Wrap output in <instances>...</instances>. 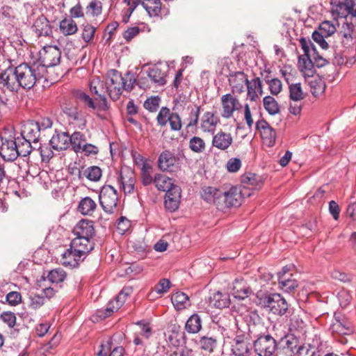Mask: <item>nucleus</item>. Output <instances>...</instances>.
Instances as JSON below:
<instances>
[{"mask_svg": "<svg viewBox=\"0 0 356 356\" xmlns=\"http://www.w3.org/2000/svg\"><path fill=\"white\" fill-rule=\"evenodd\" d=\"M81 257L83 255L81 253L76 252V249L70 245V248L67 249L62 255V264L65 266L76 268L79 265Z\"/></svg>", "mask_w": 356, "mask_h": 356, "instance_id": "393cba45", "label": "nucleus"}, {"mask_svg": "<svg viewBox=\"0 0 356 356\" xmlns=\"http://www.w3.org/2000/svg\"><path fill=\"white\" fill-rule=\"evenodd\" d=\"M99 203L103 210L108 213L112 214L118 206V194L117 191L111 185H104L100 191Z\"/></svg>", "mask_w": 356, "mask_h": 356, "instance_id": "7ed1b4c3", "label": "nucleus"}, {"mask_svg": "<svg viewBox=\"0 0 356 356\" xmlns=\"http://www.w3.org/2000/svg\"><path fill=\"white\" fill-rule=\"evenodd\" d=\"M171 286V282L168 279H161L159 283L155 286L154 291L158 294H163L168 291Z\"/></svg>", "mask_w": 356, "mask_h": 356, "instance_id": "338daca9", "label": "nucleus"}, {"mask_svg": "<svg viewBox=\"0 0 356 356\" xmlns=\"http://www.w3.org/2000/svg\"><path fill=\"white\" fill-rule=\"evenodd\" d=\"M151 169L152 167L149 165H143V167L141 168L142 184L144 186H148L154 183V179L151 175Z\"/></svg>", "mask_w": 356, "mask_h": 356, "instance_id": "13d9d810", "label": "nucleus"}, {"mask_svg": "<svg viewBox=\"0 0 356 356\" xmlns=\"http://www.w3.org/2000/svg\"><path fill=\"white\" fill-rule=\"evenodd\" d=\"M241 181L244 185V188L250 186L255 190L259 189L264 183L260 176L251 172L243 174L241 177Z\"/></svg>", "mask_w": 356, "mask_h": 356, "instance_id": "c85d7f7f", "label": "nucleus"}, {"mask_svg": "<svg viewBox=\"0 0 356 356\" xmlns=\"http://www.w3.org/2000/svg\"><path fill=\"white\" fill-rule=\"evenodd\" d=\"M147 76L154 83L158 86H164L166 83L165 73L157 65L149 69Z\"/></svg>", "mask_w": 356, "mask_h": 356, "instance_id": "f704fd0d", "label": "nucleus"}, {"mask_svg": "<svg viewBox=\"0 0 356 356\" xmlns=\"http://www.w3.org/2000/svg\"><path fill=\"white\" fill-rule=\"evenodd\" d=\"M264 107L270 115H274L280 112V106L275 99L271 96H266L263 99Z\"/></svg>", "mask_w": 356, "mask_h": 356, "instance_id": "c03bdc74", "label": "nucleus"}, {"mask_svg": "<svg viewBox=\"0 0 356 356\" xmlns=\"http://www.w3.org/2000/svg\"><path fill=\"white\" fill-rule=\"evenodd\" d=\"M202 198L208 203L213 204L217 209L222 207V191L213 186H205L200 192Z\"/></svg>", "mask_w": 356, "mask_h": 356, "instance_id": "ddd939ff", "label": "nucleus"}, {"mask_svg": "<svg viewBox=\"0 0 356 356\" xmlns=\"http://www.w3.org/2000/svg\"><path fill=\"white\" fill-rule=\"evenodd\" d=\"M304 54L298 57V67L301 72H313L312 53L316 54V47L309 39L301 38L299 40Z\"/></svg>", "mask_w": 356, "mask_h": 356, "instance_id": "20e7f679", "label": "nucleus"}, {"mask_svg": "<svg viewBox=\"0 0 356 356\" xmlns=\"http://www.w3.org/2000/svg\"><path fill=\"white\" fill-rule=\"evenodd\" d=\"M104 86V82L100 81L99 78L93 79L90 81V91L92 93V95L97 96V97H95L96 101H98V99H99V95H104V94H101L99 92V88H102L103 89Z\"/></svg>", "mask_w": 356, "mask_h": 356, "instance_id": "4d7b16f0", "label": "nucleus"}, {"mask_svg": "<svg viewBox=\"0 0 356 356\" xmlns=\"http://www.w3.org/2000/svg\"><path fill=\"white\" fill-rule=\"evenodd\" d=\"M44 76V67L40 64L22 63L0 72V89L11 92H17L20 88L30 90Z\"/></svg>", "mask_w": 356, "mask_h": 356, "instance_id": "f257e3e1", "label": "nucleus"}, {"mask_svg": "<svg viewBox=\"0 0 356 356\" xmlns=\"http://www.w3.org/2000/svg\"><path fill=\"white\" fill-rule=\"evenodd\" d=\"M102 3L97 0H92L86 8V13L92 16H97L102 13Z\"/></svg>", "mask_w": 356, "mask_h": 356, "instance_id": "e2e57ef3", "label": "nucleus"}, {"mask_svg": "<svg viewBox=\"0 0 356 356\" xmlns=\"http://www.w3.org/2000/svg\"><path fill=\"white\" fill-rule=\"evenodd\" d=\"M171 301L176 310H182L190 305L188 296L181 292L177 291L171 296Z\"/></svg>", "mask_w": 356, "mask_h": 356, "instance_id": "72a5a7b5", "label": "nucleus"}, {"mask_svg": "<svg viewBox=\"0 0 356 356\" xmlns=\"http://www.w3.org/2000/svg\"><path fill=\"white\" fill-rule=\"evenodd\" d=\"M170 129L172 131H179L182 127V122L179 115L177 113H172L171 117L168 120Z\"/></svg>", "mask_w": 356, "mask_h": 356, "instance_id": "69168bd1", "label": "nucleus"}, {"mask_svg": "<svg viewBox=\"0 0 356 356\" xmlns=\"http://www.w3.org/2000/svg\"><path fill=\"white\" fill-rule=\"evenodd\" d=\"M330 330L333 333L339 335H346L352 332V329L346 321H341L337 318H335L334 322L332 323Z\"/></svg>", "mask_w": 356, "mask_h": 356, "instance_id": "58836bf2", "label": "nucleus"}, {"mask_svg": "<svg viewBox=\"0 0 356 356\" xmlns=\"http://www.w3.org/2000/svg\"><path fill=\"white\" fill-rule=\"evenodd\" d=\"M70 146L76 153H79L81 152V146L87 142L85 134L80 131H74L71 136H70Z\"/></svg>", "mask_w": 356, "mask_h": 356, "instance_id": "e433bc0d", "label": "nucleus"}, {"mask_svg": "<svg viewBox=\"0 0 356 356\" xmlns=\"http://www.w3.org/2000/svg\"><path fill=\"white\" fill-rule=\"evenodd\" d=\"M245 85L247 86L248 95L250 97V99L251 101H256L258 98L257 89H261V79L259 77H257L251 81H248V83H246Z\"/></svg>", "mask_w": 356, "mask_h": 356, "instance_id": "49530a36", "label": "nucleus"}, {"mask_svg": "<svg viewBox=\"0 0 356 356\" xmlns=\"http://www.w3.org/2000/svg\"><path fill=\"white\" fill-rule=\"evenodd\" d=\"M257 304L268 309L271 313L278 315H286L289 312V304L280 293L259 291L257 293Z\"/></svg>", "mask_w": 356, "mask_h": 356, "instance_id": "f03ea898", "label": "nucleus"}, {"mask_svg": "<svg viewBox=\"0 0 356 356\" xmlns=\"http://www.w3.org/2000/svg\"><path fill=\"white\" fill-rule=\"evenodd\" d=\"M176 327L172 330V334L169 336L168 339L174 346H179L181 343H185V333L181 330H176Z\"/></svg>", "mask_w": 356, "mask_h": 356, "instance_id": "3c124183", "label": "nucleus"}, {"mask_svg": "<svg viewBox=\"0 0 356 356\" xmlns=\"http://www.w3.org/2000/svg\"><path fill=\"white\" fill-rule=\"evenodd\" d=\"M73 233L76 237L83 238L84 241H86V238L92 239L95 235L93 222L88 220H81L74 227Z\"/></svg>", "mask_w": 356, "mask_h": 356, "instance_id": "a211bd4d", "label": "nucleus"}, {"mask_svg": "<svg viewBox=\"0 0 356 356\" xmlns=\"http://www.w3.org/2000/svg\"><path fill=\"white\" fill-rule=\"evenodd\" d=\"M96 208V202L91 197H85L79 202L78 211L83 215L90 216Z\"/></svg>", "mask_w": 356, "mask_h": 356, "instance_id": "473e14b6", "label": "nucleus"}, {"mask_svg": "<svg viewBox=\"0 0 356 356\" xmlns=\"http://www.w3.org/2000/svg\"><path fill=\"white\" fill-rule=\"evenodd\" d=\"M189 147L193 152L200 153L205 149V143L201 138L194 136L189 141Z\"/></svg>", "mask_w": 356, "mask_h": 356, "instance_id": "5fc2aeb1", "label": "nucleus"}, {"mask_svg": "<svg viewBox=\"0 0 356 356\" xmlns=\"http://www.w3.org/2000/svg\"><path fill=\"white\" fill-rule=\"evenodd\" d=\"M61 51L56 46H48L43 48L40 53V60L35 63L44 67V75L47 67L58 65L60 62Z\"/></svg>", "mask_w": 356, "mask_h": 356, "instance_id": "0eeeda50", "label": "nucleus"}, {"mask_svg": "<svg viewBox=\"0 0 356 356\" xmlns=\"http://www.w3.org/2000/svg\"><path fill=\"white\" fill-rule=\"evenodd\" d=\"M154 184L159 191L166 192H168V190H170L172 186H177L172 182V179L162 174L155 175Z\"/></svg>", "mask_w": 356, "mask_h": 356, "instance_id": "7c9ffc66", "label": "nucleus"}, {"mask_svg": "<svg viewBox=\"0 0 356 356\" xmlns=\"http://www.w3.org/2000/svg\"><path fill=\"white\" fill-rule=\"evenodd\" d=\"M126 299V295L119 293L113 300L109 302L106 309L98 311V316L102 318L110 316L114 311H118L122 306Z\"/></svg>", "mask_w": 356, "mask_h": 356, "instance_id": "412c9836", "label": "nucleus"}, {"mask_svg": "<svg viewBox=\"0 0 356 356\" xmlns=\"http://www.w3.org/2000/svg\"><path fill=\"white\" fill-rule=\"evenodd\" d=\"M83 26L82 38L88 43L93 39L96 28L89 24H83Z\"/></svg>", "mask_w": 356, "mask_h": 356, "instance_id": "052dcab7", "label": "nucleus"}, {"mask_svg": "<svg viewBox=\"0 0 356 356\" xmlns=\"http://www.w3.org/2000/svg\"><path fill=\"white\" fill-rule=\"evenodd\" d=\"M289 97L293 102H298L304 98L300 83L289 84Z\"/></svg>", "mask_w": 356, "mask_h": 356, "instance_id": "8fccbe9b", "label": "nucleus"}, {"mask_svg": "<svg viewBox=\"0 0 356 356\" xmlns=\"http://www.w3.org/2000/svg\"><path fill=\"white\" fill-rule=\"evenodd\" d=\"M0 156L6 161H15L19 157L15 137L7 136V133L4 132L0 135Z\"/></svg>", "mask_w": 356, "mask_h": 356, "instance_id": "423d86ee", "label": "nucleus"}, {"mask_svg": "<svg viewBox=\"0 0 356 356\" xmlns=\"http://www.w3.org/2000/svg\"><path fill=\"white\" fill-rule=\"evenodd\" d=\"M229 71L228 77L229 85L234 93H241L243 92L244 85L248 83L246 74L242 71H232L228 67Z\"/></svg>", "mask_w": 356, "mask_h": 356, "instance_id": "9b49d317", "label": "nucleus"}, {"mask_svg": "<svg viewBox=\"0 0 356 356\" xmlns=\"http://www.w3.org/2000/svg\"><path fill=\"white\" fill-rule=\"evenodd\" d=\"M17 143V149L19 152L18 156H29L32 150L36 149L37 145H32L33 142L27 140L22 136L15 137Z\"/></svg>", "mask_w": 356, "mask_h": 356, "instance_id": "cd10ccee", "label": "nucleus"}, {"mask_svg": "<svg viewBox=\"0 0 356 356\" xmlns=\"http://www.w3.org/2000/svg\"><path fill=\"white\" fill-rule=\"evenodd\" d=\"M202 327V321L197 314H193L186 321L185 328L189 333H197Z\"/></svg>", "mask_w": 356, "mask_h": 356, "instance_id": "79ce46f5", "label": "nucleus"}, {"mask_svg": "<svg viewBox=\"0 0 356 356\" xmlns=\"http://www.w3.org/2000/svg\"><path fill=\"white\" fill-rule=\"evenodd\" d=\"M242 163L238 158H231L226 163V168L229 172L235 173L237 172L241 168Z\"/></svg>", "mask_w": 356, "mask_h": 356, "instance_id": "680f3d73", "label": "nucleus"}, {"mask_svg": "<svg viewBox=\"0 0 356 356\" xmlns=\"http://www.w3.org/2000/svg\"><path fill=\"white\" fill-rule=\"evenodd\" d=\"M107 76L110 80L111 86H113V88L109 90L107 87L106 91L109 93V91L112 90L113 93L115 94V86H121L122 85V81H124V77H122L121 73L119 72L117 70L114 69L108 71Z\"/></svg>", "mask_w": 356, "mask_h": 356, "instance_id": "37998d69", "label": "nucleus"}, {"mask_svg": "<svg viewBox=\"0 0 356 356\" xmlns=\"http://www.w3.org/2000/svg\"><path fill=\"white\" fill-rule=\"evenodd\" d=\"M181 189L180 186H172L170 190H168L165 196V208L170 211L174 212L179 209L181 201Z\"/></svg>", "mask_w": 356, "mask_h": 356, "instance_id": "2eb2a0df", "label": "nucleus"}, {"mask_svg": "<svg viewBox=\"0 0 356 356\" xmlns=\"http://www.w3.org/2000/svg\"><path fill=\"white\" fill-rule=\"evenodd\" d=\"M222 293L220 291H211L208 298V311L211 314L212 321L216 324L220 322L219 316L222 309Z\"/></svg>", "mask_w": 356, "mask_h": 356, "instance_id": "1a4fd4ad", "label": "nucleus"}, {"mask_svg": "<svg viewBox=\"0 0 356 356\" xmlns=\"http://www.w3.org/2000/svg\"><path fill=\"white\" fill-rule=\"evenodd\" d=\"M160 102L161 98L158 95L152 96L144 102L143 106L149 112H156L159 107Z\"/></svg>", "mask_w": 356, "mask_h": 356, "instance_id": "864d4df0", "label": "nucleus"}, {"mask_svg": "<svg viewBox=\"0 0 356 356\" xmlns=\"http://www.w3.org/2000/svg\"><path fill=\"white\" fill-rule=\"evenodd\" d=\"M1 319L6 323L9 327L13 328L16 324V316L13 312H3L1 314Z\"/></svg>", "mask_w": 356, "mask_h": 356, "instance_id": "774afa93", "label": "nucleus"}, {"mask_svg": "<svg viewBox=\"0 0 356 356\" xmlns=\"http://www.w3.org/2000/svg\"><path fill=\"white\" fill-rule=\"evenodd\" d=\"M117 180L124 193H131L134 191L135 178L133 172L128 170L126 174L120 172Z\"/></svg>", "mask_w": 356, "mask_h": 356, "instance_id": "b1692460", "label": "nucleus"}, {"mask_svg": "<svg viewBox=\"0 0 356 356\" xmlns=\"http://www.w3.org/2000/svg\"><path fill=\"white\" fill-rule=\"evenodd\" d=\"M140 4L150 17H159L161 15L162 9L161 0H141Z\"/></svg>", "mask_w": 356, "mask_h": 356, "instance_id": "c756f323", "label": "nucleus"}, {"mask_svg": "<svg viewBox=\"0 0 356 356\" xmlns=\"http://www.w3.org/2000/svg\"><path fill=\"white\" fill-rule=\"evenodd\" d=\"M59 29L64 35H71L76 33L78 28L76 23L72 18H65L60 22Z\"/></svg>", "mask_w": 356, "mask_h": 356, "instance_id": "4c0bfd02", "label": "nucleus"}, {"mask_svg": "<svg viewBox=\"0 0 356 356\" xmlns=\"http://www.w3.org/2000/svg\"><path fill=\"white\" fill-rule=\"evenodd\" d=\"M32 30L38 38L41 36L47 37L52 34V27L47 18L43 15H40L34 21Z\"/></svg>", "mask_w": 356, "mask_h": 356, "instance_id": "aec40b11", "label": "nucleus"}, {"mask_svg": "<svg viewBox=\"0 0 356 356\" xmlns=\"http://www.w3.org/2000/svg\"><path fill=\"white\" fill-rule=\"evenodd\" d=\"M125 76L124 81H122V85L121 86H115V94L113 93L112 90L109 91V96L112 99H118L122 95L123 90L129 92L133 90L134 83L136 82V79L130 72H127L125 74Z\"/></svg>", "mask_w": 356, "mask_h": 356, "instance_id": "5701e85b", "label": "nucleus"}, {"mask_svg": "<svg viewBox=\"0 0 356 356\" xmlns=\"http://www.w3.org/2000/svg\"><path fill=\"white\" fill-rule=\"evenodd\" d=\"M66 273L60 268L50 270L47 275V279L52 283H60L65 280Z\"/></svg>", "mask_w": 356, "mask_h": 356, "instance_id": "de8ad7c7", "label": "nucleus"}, {"mask_svg": "<svg viewBox=\"0 0 356 356\" xmlns=\"http://www.w3.org/2000/svg\"><path fill=\"white\" fill-rule=\"evenodd\" d=\"M136 325H139L140 331L137 334L148 339L152 335V329L149 325V323L144 321H139L136 323Z\"/></svg>", "mask_w": 356, "mask_h": 356, "instance_id": "bf43d9fd", "label": "nucleus"}, {"mask_svg": "<svg viewBox=\"0 0 356 356\" xmlns=\"http://www.w3.org/2000/svg\"><path fill=\"white\" fill-rule=\"evenodd\" d=\"M323 344L320 337L315 335L311 341L303 343L298 348L296 356H321Z\"/></svg>", "mask_w": 356, "mask_h": 356, "instance_id": "9d476101", "label": "nucleus"}, {"mask_svg": "<svg viewBox=\"0 0 356 356\" xmlns=\"http://www.w3.org/2000/svg\"><path fill=\"white\" fill-rule=\"evenodd\" d=\"M219 119L213 113L207 112L202 119V128L204 131H213Z\"/></svg>", "mask_w": 356, "mask_h": 356, "instance_id": "c9c22d12", "label": "nucleus"}, {"mask_svg": "<svg viewBox=\"0 0 356 356\" xmlns=\"http://www.w3.org/2000/svg\"><path fill=\"white\" fill-rule=\"evenodd\" d=\"M72 95L90 109L106 111L110 108L105 95H99V99L96 101L95 99H93L89 95L81 90H73Z\"/></svg>", "mask_w": 356, "mask_h": 356, "instance_id": "39448f33", "label": "nucleus"}, {"mask_svg": "<svg viewBox=\"0 0 356 356\" xmlns=\"http://www.w3.org/2000/svg\"><path fill=\"white\" fill-rule=\"evenodd\" d=\"M231 343V350L236 356H248L249 348L247 343L240 337H237L233 340Z\"/></svg>", "mask_w": 356, "mask_h": 356, "instance_id": "2f4dec72", "label": "nucleus"}, {"mask_svg": "<svg viewBox=\"0 0 356 356\" xmlns=\"http://www.w3.org/2000/svg\"><path fill=\"white\" fill-rule=\"evenodd\" d=\"M41 131L39 129V125L34 120L26 122L21 131V136L33 142L35 145H38L40 138Z\"/></svg>", "mask_w": 356, "mask_h": 356, "instance_id": "f3484780", "label": "nucleus"}, {"mask_svg": "<svg viewBox=\"0 0 356 356\" xmlns=\"http://www.w3.org/2000/svg\"><path fill=\"white\" fill-rule=\"evenodd\" d=\"M171 114L172 113L170 112V110L168 107H162L160 109L156 117L158 124L161 127L165 126L171 117Z\"/></svg>", "mask_w": 356, "mask_h": 356, "instance_id": "6e6d98bb", "label": "nucleus"}, {"mask_svg": "<svg viewBox=\"0 0 356 356\" xmlns=\"http://www.w3.org/2000/svg\"><path fill=\"white\" fill-rule=\"evenodd\" d=\"M70 135L67 132H58L56 131L52 136L49 143L56 150H65L70 147Z\"/></svg>", "mask_w": 356, "mask_h": 356, "instance_id": "4be33fe9", "label": "nucleus"}, {"mask_svg": "<svg viewBox=\"0 0 356 356\" xmlns=\"http://www.w3.org/2000/svg\"><path fill=\"white\" fill-rule=\"evenodd\" d=\"M256 129L259 131L264 143L268 147L275 145L276 132L265 120H260L256 122Z\"/></svg>", "mask_w": 356, "mask_h": 356, "instance_id": "4468645a", "label": "nucleus"}, {"mask_svg": "<svg viewBox=\"0 0 356 356\" xmlns=\"http://www.w3.org/2000/svg\"><path fill=\"white\" fill-rule=\"evenodd\" d=\"M253 345L254 352L259 356H273L277 349L276 341L270 334L259 336Z\"/></svg>", "mask_w": 356, "mask_h": 356, "instance_id": "6e6552de", "label": "nucleus"}, {"mask_svg": "<svg viewBox=\"0 0 356 356\" xmlns=\"http://www.w3.org/2000/svg\"><path fill=\"white\" fill-rule=\"evenodd\" d=\"M227 293L234 298L243 300L248 297L251 290L243 278H236L232 285L227 288Z\"/></svg>", "mask_w": 356, "mask_h": 356, "instance_id": "f8f14e48", "label": "nucleus"}, {"mask_svg": "<svg viewBox=\"0 0 356 356\" xmlns=\"http://www.w3.org/2000/svg\"><path fill=\"white\" fill-rule=\"evenodd\" d=\"M282 341L284 343V348L287 349L291 355H296L299 348V339L293 334H287L282 338Z\"/></svg>", "mask_w": 356, "mask_h": 356, "instance_id": "ea45409f", "label": "nucleus"}, {"mask_svg": "<svg viewBox=\"0 0 356 356\" xmlns=\"http://www.w3.org/2000/svg\"><path fill=\"white\" fill-rule=\"evenodd\" d=\"M82 238L75 237L70 243L71 248L76 249V252L81 253L83 256L86 255L93 250L95 243L90 238H86V241Z\"/></svg>", "mask_w": 356, "mask_h": 356, "instance_id": "a878e982", "label": "nucleus"}, {"mask_svg": "<svg viewBox=\"0 0 356 356\" xmlns=\"http://www.w3.org/2000/svg\"><path fill=\"white\" fill-rule=\"evenodd\" d=\"M179 159L169 150L161 153L158 159V166L163 171H173Z\"/></svg>", "mask_w": 356, "mask_h": 356, "instance_id": "6ab92c4d", "label": "nucleus"}, {"mask_svg": "<svg viewBox=\"0 0 356 356\" xmlns=\"http://www.w3.org/2000/svg\"><path fill=\"white\" fill-rule=\"evenodd\" d=\"M289 276L291 277L292 275H289ZM277 280L280 289L287 293L293 291L298 286L297 281L289 277H283L280 275Z\"/></svg>", "mask_w": 356, "mask_h": 356, "instance_id": "a19ab883", "label": "nucleus"}, {"mask_svg": "<svg viewBox=\"0 0 356 356\" xmlns=\"http://www.w3.org/2000/svg\"><path fill=\"white\" fill-rule=\"evenodd\" d=\"M245 193L236 186H232L228 191L224 192V207H237L241 204Z\"/></svg>", "mask_w": 356, "mask_h": 356, "instance_id": "dca6fc26", "label": "nucleus"}, {"mask_svg": "<svg viewBox=\"0 0 356 356\" xmlns=\"http://www.w3.org/2000/svg\"><path fill=\"white\" fill-rule=\"evenodd\" d=\"M14 17V12L11 7L3 6L0 9V23L6 25L10 24Z\"/></svg>", "mask_w": 356, "mask_h": 356, "instance_id": "603ef678", "label": "nucleus"}, {"mask_svg": "<svg viewBox=\"0 0 356 356\" xmlns=\"http://www.w3.org/2000/svg\"><path fill=\"white\" fill-rule=\"evenodd\" d=\"M200 106H189L187 107V110L190 111L189 116L187 118L186 128L196 126L199 120V115L200 113Z\"/></svg>", "mask_w": 356, "mask_h": 356, "instance_id": "a18cd8bd", "label": "nucleus"}, {"mask_svg": "<svg viewBox=\"0 0 356 356\" xmlns=\"http://www.w3.org/2000/svg\"><path fill=\"white\" fill-rule=\"evenodd\" d=\"M83 175L92 181H97L102 177V170L98 166H90L83 170Z\"/></svg>", "mask_w": 356, "mask_h": 356, "instance_id": "09e8293b", "label": "nucleus"}, {"mask_svg": "<svg viewBox=\"0 0 356 356\" xmlns=\"http://www.w3.org/2000/svg\"><path fill=\"white\" fill-rule=\"evenodd\" d=\"M319 29L326 37L332 35L336 31V27L330 21L323 22L319 26Z\"/></svg>", "mask_w": 356, "mask_h": 356, "instance_id": "0e129e2a", "label": "nucleus"}, {"mask_svg": "<svg viewBox=\"0 0 356 356\" xmlns=\"http://www.w3.org/2000/svg\"><path fill=\"white\" fill-rule=\"evenodd\" d=\"M242 108L238 100L229 94L224 95V118H229L233 112Z\"/></svg>", "mask_w": 356, "mask_h": 356, "instance_id": "bb28decb", "label": "nucleus"}]
</instances>
